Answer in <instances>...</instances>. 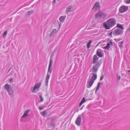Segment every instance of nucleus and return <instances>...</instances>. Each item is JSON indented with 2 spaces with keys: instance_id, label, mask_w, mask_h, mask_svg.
I'll use <instances>...</instances> for the list:
<instances>
[{
  "instance_id": "obj_31",
  "label": "nucleus",
  "mask_w": 130,
  "mask_h": 130,
  "mask_svg": "<svg viewBox=\"0 0 130 130\" xmlns=\"http://www.w3.org/2000/svg\"><path fill=\"white\" fill-rule=\"evenodd\" d=\"M46 111H44L43 112H42V115L43 116H45V114H46Z\"/></svg>"
},
{
  "instance_id": "obj_36",
  "label": "nucleus",
  "mask_w": 130,
  "mask_h": 130,
  "mask_svg": "<svg viewBox=\"0 0 130 130\" xmlns=\"http://www.w3.org/2000/svg\"><path fill=\"white\" fill-rule=\"evenodd\" d=\"M113 31H112L110 33V34H109V35L110 36H111L112 34H113Z\"/></svg>"
},
{
  "instance_id": "obj_8",
  "label": "nucleus",
  "mask_w": 130,
  "mask_h": 130,
  "mask_svg": "<svg viewBox=\"0 0 130 130\" xmlns=\"http://www.w3.org/2000/svg\"><path fill=\"white\" fill-rule=\"evenodd\" d=\"M100 5L99 2H96L94 5L92 9L94 10H95L96 11L97 10L99 9L100 8Z\"/></svg>"
},
{
  "instance_id": "obj_34",
  "label": "nucleus",
  "mask_w": 130,
  "mask_h": 130,
  "mask_svg": "<svg viewBox=\"0 0 130 130\" xmlns=\"http://www.w3.org/2000/svg\"><path fill=\"white\" fill-rule=\"evenodd\" d=\"M39 109L40 110H42L43 109V108L41 107H39Z\"/></svg>"
},
{
  "instance_id": "obj_28",
  "label": "nucleus",
  "mask_w": 130,
  "mask_h": 130,
  "mask_svg": "<svg viewBox=\"0 0 130 130\" xmlns=\"http://www.w3.org/2000/svg\"><path fill=\"white\" fill-rule=\"evenodd\" d=\"M39 98L40 100V102H42L43 100V98L42 97L41 95H40L39 96Z\"/></svg>"
},
{
  "instance_id": "obj_14",
  "label": "nucleus",
  "mask_w": 130,
  "mask_h": 130,
  "mask_svg": "<svg viewBox=\"0 0 130 130\" xmlns=\"http://www.w3.org/2000/svg\"><path fill=\"white\" fill-rule=\"evenodd\" d=\"M30 111V110L29 109H28L26 110L23 115L21 117V118H25L27 116H28V113Z\"/></svg>"
},
{
  "instance_id": "obj_35",
  "label": "nucleus",
  "mask_w": 130,
  "mask_h": 130,
  "mask_svg": "<svg viewBox=\"0 0 130 130\" xmlns=\"http://www.w3.org/2000/svg\"><path fill=\"white\" fill-rule=\"evenodd\" d=\"M127 31L130 32V27L127 29Z\"/></svg>"
},
{
  "instance_id": "obj_26",
  "label": "nucleus",
  "mask_w": 130,
  "mask_h": 130,
  "mask_svg": "<svg viewBox=\"0 0 130 130\" xmlns=\"http://www.w3.org/2000/svg\"><path fill=\"white\" fill-rule=\"evenodd\" d=\"M33 13L32 11H29L27 12V15H30Z\"/></svg>"
},
{
  "instance_id": "obj_3",
  "label": "nucleus",
  "mask_w": 130,
  "mask_h": 130,
  "mask_svg": "<svg viewBox=\"0 0 130 130\" xmlns=\"http://www.w3.org/2000/svg\"><path fill=\"white\" fill-rule=\"evenodd\" d=\"M53 63V59H52L51 58L50 61V63L48 67V71L47 73V75L45 79V85L46 86H47L48 85V82L51 73V72L52 70L51 69V66L52 64Z\"/></svg>"
},
{
  "instance_id": "obj_7",
  "label": "nucleus",
  "mask_w": 130,
  "mask_h": 130,
  "mask_svg": "<svg viewBox=\"0 0 130 130\" xmlns=\"http://www.w3.org/2000/svg\"><path fill=\"white\" fill-rule=\"evenodd\" d=\"M128 9L127 6H122L120 7L119 8V12L121 13H123L126 11Z\"/></svg>"
},
{
  "instance_id": "obj_24",
  "label": "nucleus",
  "mask_w": 130,
  "mask_h": 130,
  "mask_svg": "<svg viewBox=\"0 0 130 130\" xmlns=\"http://www.w3.org/2000/svg\"><path fill=\"white\" fill-rule=\"evenodd\" d=\"M7 30H6L3 33V37H5L7 34Z\"/></svg>"
},
{
  "instance_id": "obj_32",
  "label": "nucleus",
  "mask_w": 130,
  "mask_h": 130,
  "mask_svg": "<svg viewBox=\"0 0 130 130\" xmlns=\"http://www.w3.org/2000/svg\"><path fill=\"white\" fill-rule=\"evenodd\" d=\"M103 77H104V76H101V77L100 78V80H102L103 79Z\"/></svg>"
},
{
  "instance_id": "obj_2",
  "label": "nucleus",
  "mask_w": 130,
  "mask_h": 130,
  "mask_svg": "<svg viewBox=\"0 0 130 130\" xmlns=\"http://www.w3.org/2000/svg\"><path fill=\"white\" fill-rule=\"evenodd\" d=\"M97 77V75L96 74L93 73L92 76L91 74H90L87 81V88H90L91 87Z\"/></svg>"
},
{
  "instance_id": "obj_16",
  "label": "nucleus",
  "mask_w": 130,
  "mask_h": 130,
  "mask_svg": "<svg viewBox=\"0 0 130 130\" xmlns=\"http://www.w3.org/2000/svg\"><path fill=\"white\" fill-rule=\"evenodd\" d=\"M66 17V15L61 16L59 18V20L60 22L63 23Z\"/></svg>"
},
{
  "instance_id": "obj_18",
  "label": "nucleus",
  "mask_w": 130,
  "mask_h": 130,
  "mask_svg": "<svg viewBox=\"0 0 130 130\" xmlns=\"http://www.w3.org/2000/svg\"><path fill=\"white\" fill-rule=\"evenodd\" d=\"M10 87V86L7 84H6L5 85V88L7 90V91H8V90H10L9 89Z\"/></svg>"
},
{
  "instance_id": "obj_1",
  "label": "nucleus",
  "mask_w": 130,
  "mask_h": 130,
  "mask_svg": "<svg viewBox=\"0 0 130 130\" xmlns=\"http://www.w3.org/2000/svg\"><path fill=\"white\" fill-rule=\"evenodd\" d=\"M116 20L114 18L108 20L103 23L104 27L106 29H109L116 24Z\"/></svg>"
},
{
  "instance_id": "obj_29",
  "label": "nucleus",
  "mask_w": 130,
  "mask_h": 130,
  "mask_svg": "<svg viewBox=\"0 0 130 130\" xmlns=\"http://www.w3.org/2000/svg\"><path fill=\"white\" fill-rule=\"evenodd\" d=\"M125 2L126 4H129L130 3V0H125Z\"/></svg>"
},
{
  "instance_id": "obj_12",
  "label": "nucleus",
  "mask_w": 130,
  "mask_h": 130,
  "mask_svg": "<svg viewBox=\"0 0 130 130\" xmlns=\"http://www.w3.org/2000/svg\"><path fill=\"white\" fill-rule=\"evenodd\" d=\"M99 58L96 55L94 56L93 58L92 63L93 64L96 63L98 61Z\"/></svg>"
},
{
  "instance_id": "obj_27",
  "label": "nucleus",
  "mask_w": 130,
  "mask_h": 130,
  "mask_svg": "<svg viewBox=\"0 0 130 130\" xmlns=\"http://www.w3.org/2000/svg\"><path fill=\"white\" fill-rule=\"evenodd\" d=\"M101 83H98L97 87V88L96 90L95 91H96L98 90L99 88L100 87V85Z\"/></svg>"
},
{
  "instance_id": "obj_15",
  "label": "nucleus",
  "mask_w": 130,
  "mask_h": 130,
  "mask_svg": "<svg viewBox=\"0 0 130 130\" xmlns=\"http://www.w3.org/2000/svg\"><path fill=\"white\" fill-rule=\"evenodd\" d=\"M102 12L99 11L95 15V17L98 19H100L101 18Z\"/></svg>"
},
{
  "instance_id": "obj_19",
  "label": "nucleus",
  "mask_w": 130,
  "mask_h": 130,
  "mask_svg": "<svg viewBox=\"0 0 130 130\" xmlns=\"http://www.w3.org/2000/svg\"><path fill=\"white\" fill-rule=\"evenodd\" d=\"M117 27L119 28V29H122V30H123V27L120 24H117Z\"/></svg>"
},
{
  "instance_id": "obj_13",
  "label": "nucleus",
  "mask_w": 130,
  "mask_h": 130,
  "mask_svg": "<svg viewBox=\"0 0 130 130\" xmlns=\"http://www.w3.org/2000/svg\"><path fill=\"white\" fill-rule=\"evenodd\" d=\"M110 45H112V42L111 41H109L107 44L105 46L104 48L106 50H108L110 47Z\"/></svg>"
},
{
  "instance_id": "obj_4",
  "label": "nucleus",
  "mask_w": 130,
  "mask_h": 130,
  "mask_svg": "<svg viewBox=\"0 0 130 130\" xmlns=\"http://www.w3.org/2000/svg\"><path fill=\"white\" fill-rule=\"evenodd\" d=\"M100 64L99 62H98L94 65H93L92 68L91 69L90 71L92 72V76L93 75V74L94 73L96 74L98 70V69L100 66Z\"/></svg>"
},
{
  "instance_id": "obj_33",
  "label": "nucleus",
  "mask_w": 130,
  "mask_h": 130,
  "mask_svg": "<svg viewBox=\"0 0 130 130\" xmlns=\"http://www.w3.org/2000/svg\"><path fill=\"white\" fill-rule=\"evenodd\" d=\"M54 35L53 34L52 32H51L49 34V36L50 37H51L53 35Z\"/></svg>"
},
{
  "instance_id": "obj_37",
  "label": "nucleus",
  "mask_w": 130,
  "mask_h": 130,
  "mask_svg": "<svg viewBox=\"0 0 130 130\" xmlns=\"http://www.w3.org/2000/svg\"><path fill=\"white\" fill-rule=\"evenodd\" d=\"M56 0H54L53 2V3L54 4L55 3Z\"/></svg>"
},
{
  "instance_id": "obj_23",
  "label": "nucleus",
  "mask_w": 130,
  "mask_h": 130,
  "mask_svg": "<svg viewBox=\"0 0 130 130\" xmlns=\"http://www.w3.org/2000/svg\"><path fill=\"white\" fill-rule=\"evenodd\" d=\"M91 40H90L88 43L87 45V47L88 48H89L90 47V46L91 43Z\"/></svg>"
},
{
  "instance_id": "obj_22",
  "label": "nucleus",
  "mask_w": 130,
  "mask_h": 130,
  "mask_svg": "<svg viewBox=\"0 0 130 130\" xmlns=\"http://www.w3.org/2000/svg\"><path fill=\"white\" fill-rule=\"evenodd\" d=\"M123 43V41H122L121 42H119L118 43L119 46L121 48H122L123 47V46L122 45V44Z\"/></svg>"
},
{
  "instance_id": "obj_39",
  "label": "nucleus",
  "mask_w": 130,
  "mask_h": 130,
  "mask_svg": "<svg viewBox=\"0 0 130 130\" xmlns=\"http://www.w3.org/2000/svg\"><path fill=\"white\" fill-rule=\"evenodd\" d=\"M120 77H119V79H120Z\"/></svg>"
},
{
  "instance_id": "obj_9",
  "label": "nucleus",
  "mask_w": 130,
  "mask_h": 130,
  "mask_svg": "<svg viewBox=\"0 0 130 130\" xmlns=\"http://www.w3.org/2000/svg\"><path fill=\"white\" fill-rule=\"evenodd\" d=\"M81 122V116L80 115H79L76 119L75 123L77 125L79 126L80 125Z\"/></svg>"
},
{
  "instance_id": "obj_25",
  "label": "nucleus",
  "mask_w": 130,
  "mask_h": 130,
  "mask_svg": "<svg viewBox=\"0 0 130 130\" xmlns=\"http://www.w3.org/2000/svg\"><path fill=\"white\" fill-rule=\"evenodd\" d=\"M51 32L54 35H55L56 33V29H53Z\"/></svg>"
},
{
  "instance_id": "obj_38",
  "label": "nucleus",
  "mask_w": 130,
  "mask_h": 130,
  "mask_svg": "<svg viewBox=\"0 0 130 130\" xmlns=\"http://www.w3.org/2000/svg\"><path fill=\"white\" fill-rule=\"evenodd\" d=\"M128 72H130V70H128Z\"/></svg>"
},
{
  "instance_id": "obj_30",
  "label": "nucleus",
  "mask_w": 130,
  "mask_h": 130,
  "mask_svg": "<svg viewBox=\"0 0 130 130\" xmlns=\"http://www.w3.org/2000/svg\"><path fill=\"white\" fill-rule=\"evenodd\" d=\"M13 79L12 78H11L9 79V82L10 83H12L13 82Z\"/></svg>"
},
{
  "instance_id": "obj_10",
  "label": "nucleus",
  "mask_w": 130,
  "mask_h": 130,
  "mask_svg": "<svg viewBox=\"0 0 130 130\" xmlns=\"http://www.w3.org/2000/svg\"><path fill=\"white\" fill-rule=\"evenodd\" d=\"M96 54L99 57H102L103 56V51L101 49H98L96 51Z\"/></svg>"
},
{
  "instance_id": "obj_11",
  "label": "nucleus",
  "mask_w": 130,
  "mask_h": 130,
  "mask_svg": "<svg viewBox=\"0 0 130 130\" xmlns=\"http://www.w3.org/2000/svg\"><path fill=\"white\" fill-rule=\"evenodd\" d=\"M73 7L72 6L70 5L67 7L65 11V13L66 14H68L69 12H71L73 9Z\"/></svg>"
},
{
  "instance_id": "obj_21",
  "label": "nucleus",
  "mask_w": 130,
  "mask_h": 130,
  "mask_svg": "<svg viewBox=\"0 0 130 130\" xmlns=\"http://www.w3.org/2000/svg\"><path fill=\"white\" fill-rule=\"evenodd\" d=\"M107 16V14L103 12H102L101 18H102L103 19H104L106 18Z\"/></svg>"
},
{
  "instance_id": "obj_5",
  "label": "nucleus",
  "mask_w": 130,
  "mask_h": 130,
  "mask_svg": "<svg viewBox=\"0 0 130 130\" xmlns=\"http://www.w3.org/2000/svg\"><path fill=\"white\" fill-rule=\"evenodd\" d=\"M41 83V82H39L37 83H35L34 87L33 90V92L36 93L39 90V89L40 87Z\"/></svg>"
},
{
  "instance_id": "obj_17",
  "label": "nucleus",
  "mask_w": 130,
  "mask_h": 130,
  "mask_svg": "<svg viewBox=\"0 0 130 130\" xmlns=\"http://www.w3.org/2000/svg\"><path fill=\"white\" fill-rule=\"evenodd\" d=\"M85 100L84 97L83 98L79 104V107H80L81 105L85 102Z\"/></svg>"
},
{
  "instance_id": "obj_20",
  "label": "nucleus",
  "mask_w": 130,
  "mask_h": 130,
  "mask_svg": "<svg viewBox=\"0 0 130 130\" xmlns=\"http://www.w3.org/2000/svg\"><path fill=\"white\" fill-rule=\"evenodd\" d=\"M7 91L8 92V94L9 95L13 96V91L12 90L10 89V90Z\"/></svg>"
},
{
  "instance_id": "obj_6",
  "label": "nucleus",
  "mask_w": 130,
  "mask_h": 130,
  "mask_svg": "<svg viewBox=\"0 0 130 130\" xmlns=\"http://www.w3.org/2000/svg\"><path fill=\"white\" fill-rule=\"evenodd\" d=\"M123 30L117 28L113 31V35L115 36L120 35L123 34Z\"/></svg>"
}]
</instances>
